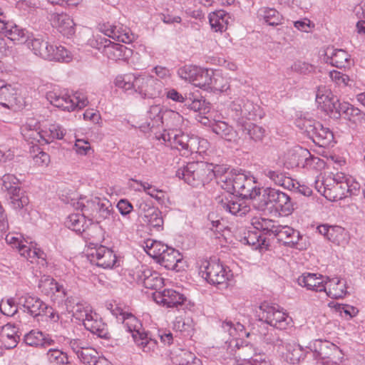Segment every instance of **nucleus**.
Segmentation results:
<instances>
[{"label":"nucleus","mask_w":365,"mask_h":365,"mask_svg":"<svg viewBox=\"0 0 365 365\" xmlns=\"http://www.w3.org/2000/svg\"><path fill=\"white\" fill-rule=\"evenodd\" d=\"M235 175V172H232L218 178L217 183L227 192L217 196L215 201L221 210L233 215L243 216L250 211V207L245 200L233 195Z\"/></svg>","instance_id":"f257e3e1"},{"label":"nucleus","mask_w":365,"mask_h":365,"mask_svg":"<svg viewBox=\"0 0 365 365\" xmlns=\"http://www.w3.org/2000/svg\"><path fill=\"white\" fill-rule=\"evenodd\" d=\"M159 140H162L168 146L179 150L181 155L187 157L194 153H201V141L195 135H190L178 130L164 131Z\"/></svg>","instance_id":"f03ea898"},{"label":"nucleus","mask_w":365,"mask_h":365,"mask_svg":"<svg viewBox=\"0 0 365 365\" xmlns=\"http://www.w3.org/2000/svg\"><path fill=\"white\" fill-rule=\"evenodd\" d=\"M317 103L322 105V108L335 118H339L341 115L348 120L354 123L360 110L349 103H341L338 98L330 91L327 94H317Z\"/></svg>","instance_id":"7ed1b4c3"},{"label":"nucleus","mask_w":365,"mask_h":365,"mask_svg":"<svg viewBox=\"0 0 365 365\" xmlns=\"http://www.w3.org/2000/svg\"><path fill=\"white\" fill-rule=\"evenodd\" d=\"M222 328L225 332L232 337L230 341H226L227 356L225 359L234 357L247 360L245 350L250 349V345L240 344L238 338L248 337L250 332L246 331L245 326L240 322L233 324L231 321H225L222 324Z\"/></svg>","instance_id":"20e7f679"},{"label":"nucleus","mask_w":365,"mask_h":365,"mask_svg":"<svg viewBox=\"0 0 365 365\" xmlns=\"http://www.w3.org/2000/svg\"><path fill=\"white\" fill-rule=\"evenodd\" d=\"M121 323L128 332L132 334V337L136 345L144 352H154L158 348L156 339L145 331L140 322L131 313L120 317Z\"/></svg>","instance_id":"39448f33"},{"label":"nucleus","mask_w":365,"mask_h":365,"mask_svg":"<svg viewBox=\"0 0 365 365\" xmlns=\"http://www.w3.org/2000/svg\"><path fill=\"white\" fill-rule=\"evenodd\" d=\"M211 170L210 163L190 162L176 171V176L192 187H198L210 181V177L213 175Z\"/></svg>","instance_id":"423d86ee"},{"label":"nucleus","mask_w":365,"mask_h":365,"mask_svg":"<svg viewBox=\"0 0 365 365\" xmlns=\"http://www.w3.org/2000/svg\"><path fill=\"white\" fill-rule=\"evenodd\" d=\"M262 324H269L278 329H285L291 322L287 313L277 304L263 302L256 311Z\"/></svg>","instance_id":"0eeeda50"},{"label":"nucleus","mask_w":365,"mask_h":365,"mask_svg":"<svg viewBox=\"0 0 365 365\" xmlns=\"http://www.w3.org/2000/svg\"><path fill=\"white\" fill-rule=\"evenodd\" d=\"M297 125L320 147L329 146L333 142L332 131L319 121L312 119H301L297 122Z\"/></svg>","instance_id":"6e6552de"},{"label":"nucleus","mask_w":365,"mask_h":365,"mask_svg":"<svg viewBox=\"0 0 365 365\" xmlns=\"http://www.w3.org/2000/svg\"><path fill=\"white\" fill-rule=\"evenodd\" d=\"M232 117L237 125L246 123V120H256L261 119L264 113L259 106L245 98H237L230 106Z\"/></svg>","instance_id":"1a4fd4ad"},{"label":"nucleus","mask_w":365,"mask_h":365,"mask_svg":"<svg viewBox=\"0 0 365 365\" xmlns=\"http://www.w3.org/2000/svg\"><path fill=\"white\" fill-rule=\"evenodd\" d=\"M262 197L263 205L274 208L282 215H289L294 210V203L289 195L279 190L266 187Z\"/></svg>","instance_id":"9d476101"},{"label":"nucleus","mask_w":365,"mask_h":365,"mask_svg":"<svg viewBox=\"0 0 365 365\" xmlns=\"http://www.w3.org/2000/svg\"><path fill=\"white\" fill-rule=\"evenodd\" d=\"M200 272L202 277L212 285L226 284L232 277L231 270L215 259L204 262L200 266Z\"/></svg>","instance_id":"9b49d317"},{"label":"nucleus","mask_w":365,"mask_h":365,"mask_svg":"<svg viewBox=\"0 0 365 365\" xmlns=\"http://www.w3.org/2000/svg\"><path fill=\"white\" fill-rule=\"evenodd\" d=\"M129 274L137 284L146 289L158 290L164 285V279L160 274L145 264L136 267Z\"/></svg>","instance_id":"f8f14e48"},{"label":"nucleus","mask_w":365,"mask_h":365,"mask_svg":"<svg viewBox=\"0 0 365 365\" xmlns=\"http://www.w3.org/2000/svg\"><path fill=\"white\" fill-rule=\"evenodd\" d=\"M135 91L142 98H155L163 96V83L150 75L135 78Z\"/></svg>","instance_id":"ddd939ff"},{"label":"nucleus","mask_w":365,"mask_h":365,"mask_svg":"<svg viewBox=\"0 0 365 365\" xmlns=\"http://www.w3.org/2000/svg\"><path fill=\"white\" fill-rule=\"evenodd\" d=\"M234 186L233 194L239 195L243 200L255 199L260 195V188L257 185L255 178L243 173H235Z\"/></svg>","instance_id":"4468645a"},{"label":"nucleus","mask_w":365,"mask_h":365,"mask_svg":"<svg viewBox=\"0 0 365 365\" xmlns=\"http://www.w3.org/2000/svg\"><path fill=\"white\" fill-rule=\"evenodd\" d=\"M87 256L91 264L104 269L112 268L117 263L114 252L103 245L91 248Z\"/></svg>","instance_id":"2eb2a0df"},{"label":"nucleus","mask_w":365,"mask_h":365,"mask_svg":"<svg viewBox=\"0 0 365 365\" xmlns=\"http://www.w3.org/2000/svg\"><path fill=\"white\" fill-rule=\"evenodd\" d=\"M96 43V48L102 50V53L113 61L125 59L130 53V50L128 49L125 46L113 43L104 37H98Z\"/></svg>","instance_id":"dca6fc26"},{"label":"nucleus","mask_w":365,"mask_h":365,"mask_svg":"<svg viewBox=\"0 0 365 365\" xmlns=\"http://www.w3.org/2000/svg\"><path fill=\"white\" fill-rule=\"evenodd\" d=\"M0 34H4L16 44L27 42L33 35L26 29L16 25L13 21L0 18Z\"/></svg>","instance_id":"f3484780"},{"label":"nucleus","mask_w":365,"mask_h":365,"mask_svg":"<svg viewBox=\"0 0 365 365\" xmlns=\"http://www.w3.org/2000/svg\"><path fill=\"white\" fill-rule=\"evenodd\" d=\"M38 287L45 295L53 301L63 302L67 296V291L62 284L50 276L43 275L38 282Z\"/></svg>","instance_id":"a211bd4d"},{"label":"nucleus","mask_w":365,"mask_h":365,"mask_svg":"<svg viewBox=\"0 0 365 365\" xmlns=\"http://www.w3.org/2000/svg\"><path fill=\"white\" fill-rule=\"evenodd\" d=\"M294 156L298 158L297 162L292 163V167L302 166L309 170L321 171L325 168L326 163L319 157L312 155L307 149L299 147L294 153Z\"/></svg>","instance_id":"6ab92c4d"},{"label":"nucleus","mask_w":365,"mask_h":365,"mask_svg":"<svg viewBox=\"0 0 365 365\" xmlns=\"http://www.w3.org/2000/svg\"><path fill=\"white\" fill-rule=\"evenodd\" d=\"M317 230L327 240L339 246L346 245L350 240L349 232L341 226L324 224L318 226Z\"/></svg>","instance_id":"aec40b11"},{"label":"nucleus","mask_w":365,"mask_h":365,"mask_svg":"<svg viewBox=\"0 0 365 365\" xmlns=\"http://www.w3.org/2000/svg\"><path fill=\"white\" fill-rule=\"evenodd\" d=\"M313 349L315 352V357L322 359L324 364H329L330 362L336 363V359L340 353L339 347L328 341H315Z\"/></svg>","instance_id":"412c9836"},{"label":"nucleus","mask_w":365,"mask_h":365,"mask_svg":"<svg viewBox=\"0 0 365 365\" xmlns=\"http://www.w3.org/2000/svg\"><path fill=\"white\" fill-rule=\"evenodd\" d=\"M208 70L195 65H185L179 68L177 73L180 78L202 88Z\"/></svg>","instance_id":"4be33fe9"},{"label":"nucleus","mask_w":365,"mask_h":365,"mask_svg":"<svg viewBox=\"0 0 365 365\" xmlns=\"http://www.w3.org/2000/svg\"><path fill=\"white\" fill-rule=\"evenodd\" d=\"M19 304L23 312L33 317L42 315L43 309L46 308V304L39 297L25 293L19 297Z\"/></svg>","instance_id":"5701e85b"},{"label":"nucleus","mask_w":365,"mask_h":365,"mask_svg":"<svg viewBox=\"0 0 365 365\" xmlns=\"http://www.w3.org/2000/svg\"><path fill=\"white\" fill-rule=\"evenodd\" d=\"M275 237L278 241L290 247L299 250L305 248V245L302 242L303 236L291 227L279 225Z\"/></svg>","instance_id":"b1692460"},{"label":"nucleus","mask_w":365,"mask_h":365,"mask_svg":"<svg viewBox=\"0 0 365 365\" xmlns=\"http://www.w3.org/2000/svg\"><path fill=\"white\" fill-rule=\"evenodd\" d=\"M165 113L170 114L172 116L178 118L180 115L172 110H164L163 107L160 104L153 105L148 111V118L150 121L140 125V129L144 133L151 130L153 128L160 126L163 123V118Z\"/></svg>","instance_id":"393cba45"},{"label":"nucleus","mask_w":365,"mask_h":365,"mask_svg":"<svg viewBox=\"0 0 365 365\" xmlns=\"http://www.w3.org/2000/svg\"><path fill=\"white\" fill-rule=\"evenodd\" d=\"M202 89L211 91H225L229 88L228 80L220 71L209 69Z\"/></svg>","instance_id":"a878e982"},{"label":"nucleus","mask_w":365,"mask_h":365,"mask_svg":"<svg viewBox=\"0 0 365 365\" xmlns=\"http://www.w3.org/2000/svg\"><path fill=\"white\" fill-rule=\"evenodd\" d=\"M66 309L73 314V316L83 322L93 312L91 307L86 302L81 301L77 297H67L63 300Z\"/></svg>","instance_id":"bb28decb"},{"label":"nucleus","mask_w":365,"mask_h":365,"mask_svg":"<svg viewBox=\"0 0 365 365\" xmlns=\"http://www.w3.org/2000/svg\"><path fill=\"white\" fill-rule=\"evenodd\" d=\"M326 277L319 274L304 272L298 277L297 283L308 290L324 292L327 288Z\"/></svg>","instance_id":"cd10ccee"},{"label":"nucleus","mask_w":365,"mask_h":365,"mask_svg":"<svg viewBox=\"0 0 365 365\" xmlns=\"http://www.w3.org/2000/svg\"><path fill=\"white\" fill-rule=\"evenodd\" d=\"M102 31L109 38L125 43H131L134 38V36L130 33V29L120 24H104Z\"/></svg>","instance_id":"c85d7f7f"},{"label":"nucleus","mask_w":365,"mask_h":365,"mask_svg":"<svg viewBox=\"0 0 365 365\" xmlns=\"http://www.w3.org/2000/svg\"><path fill=\"white\" fill-rule=\"evenodd\" d=\"M154 297L157 303L167 307H177L186 300V297L182 294L172 289L158 292L154 294Z\"/></svg>","instance_id":"c756f323"},{"label":"nucleus","mask_w":365,"mask_h":365,"mask_svg":"<svg viewBox=\"0 0 365 365\" xmlns=\"http://www.w3.org/2000/svg\"><path fill=\"white\" fill-rule=\"evenodd\" d=\"M350 57V55L343 49L328 47L325 51L324 61L332 66L342 68L349 66Z\"/></svg>","instance_id":"7c9ffc66"},{"label":"nucleus","mask_w":365,"mask_h":365,"mask_svg":"<svg viewBox=\"0 0 365 365\" xmlns=\"http://www.w3.org/2000/svg\"><path fill=\"white\" fill-rule=\"evenodd\" d=\"M261 339L267 344H272L281 354H284V344L287 341L284 333H278L274 329L262 327L259 331Z\"/></svg>","instance_id":"2f4dec72"},{"label":"nucleus","mask_w":365,"mask_h":365,"mask_svg":"<svg viewBox=\"0 0 365 365\" xmlns=\"http://www.w3.org/2000/svg\"><path fill=\"white\" fill-rule=\"evenodd\" d=\"M85 328L91 333L96 334L98 337L109 339L110 334L107 325L103 322L98 314L92 312L83 322Z\"/></svg>","instance_id":"473e14b6"},{"label":"nucleus","mask_w":365,"mask_h":365,"mask_svg":"<svg viewBox=\"0 0 365 365\" xmlns=\"http://www.w3.org/2000/svg\"><path fill=\"white\" fill-rule=\"evenodd\" d=\"M265 177L274 185L291 190L294 187V180L287 173L277 168H268L263 170Z\"/></svg>","instance_id":"72a5a7b5"},{"label":"nucleus","mask_w":365,"mask_h":365,"mask_svg":"<svg viewBox=\"0 0 365 365\" xmlns=\"http://www.w3.org/2000/svg\"><path fill=\"white\" fill-rule=\"evenodd\" d=\"M326 289L324 292L332 299L344 297L347 293L346 282L345 279L338 277L329 278L326 277Z\"/></svg>","instance_id":"f704fd0d"},{"label":"nucleus","mask_w":365,"mask_h":365,"mask_svg":"<svg viewBox=\"0 0 365 365\" xmlns=\"http://www.w3.org/2000/svg\"><path fill=\"white\" fill-rule=\"evenodd\" d=\"M52 25L56 27L63 36H70L75 33V24L73 19L66 14H53L51 15Z\"/></svg>","instance_id":"c9c22d12"},{"label":"nucleus","mask_w":365,"mask_h":365,"mask_svg":"<svg viewBox=\"0 0 365 365\" xmlns=\"http://www.w3.org/2000/svg\"><path fill=\"white\" fill-rule=\"evenodd\" d=\"M17 328L11 324H6L0 331V347L5 349L15 348L19 341Z\"/></svg>","instance_id":"e433bc0d"},{"label":"nucleus","mask_w":365,"mask_h":365,"mask_svg":"<svg viewBox=\"0 0 365 365\" xmlns=\"http://www.w3.org/2000/svg\"><path fill=\"white\" fill-rule=\"evenodd\" d=\"M99 198L95 197L91 200H86V198H80L74 207L76 210L82 211V215L85 216L89 221V223L94 222L95 217L97 215V208L98 207Z\"/></svg>","instance_id":"4c0bfd02"},{"label":"nucleus","mask_w":365,"mask_h":365,"mask_svg":"<svg viewBox=\"0 0 365 365\" xmlns=\"http://www.w3.org/2000/svg\"><path fill=\"white\" fill-rule=\"evenodd\" d=\"M46 98L51 104L62 110L68 112L74 110V103L71 96L50 91L46 93Z\"/></svg>","instance_id":"58836bf2"},{"label":"nucleus","mask_w":365,"mask_h":365,"mask_svg":"<svg viewBox=\"0 0 365 365\" xmlns=\"http://www.w3.org/2000/svg\"><path fill=\"white\" fill-rule=\"evenodd\" d=\"M140 208L144 211V221L157 230L163 228V219L161 212L156 207L141 204Z\"/></svg>","instance_id":"ea45409f"},{"label":"nucleus","mask_w":365,"mask_h":365,"mask_svg":"<svg viewBox=\"0 0 365 365\" xmlns=\"http://www.w3.org/2000/svg\"><path fill=\"white\" fill-rule=\"evenodd\" d=\"M21 256L26 258L31 262H34L36 259H45L46 254L40 248L36 247V245L31 242H28L26 240L17 249Z\"/></svg>","instance_id":"a19ab883"},{"label":"nucleus","mask_w":365,"mask_h":365,"mask_svg":"<svg viewBox=\"0 0 365 365\" xmlns=\"http://www.w3.org/2000/svg\"><path fill=\"white\" fill-rule=\"evenodd\" d=\"M230 16L224 10H218L209 14V21L211 28L216 32L227 29Z\"/></svg>","instance_id":"79ce46f5"},{"label":"nucleus","mask_w":365,"mask_h":365,"mask_svg":"<svg viewBox=\"0 0 365 365\" xmlns=\"http://www.w3.org/2000/svg\"><path fill=\"white\" fill-rule=\"evenodd\" d=\"M65 225L68 229L77 233H82L91 224L89 223V221L85 216L81 214L73 213L68 216Z\"/></svg>","instance_id":"37998d69"},{"label":"nucleus","mask_w":365,"mask_h":365,"mask_svg":"<svg viewBox=\"0 0 365 365\" xmlns=\"http://www.w3.org/2000/svg\"><path fill=\"white\" fill-rule=\"evenodd\" d=\"M182 259V256L178 250L169 247L158 262L167 269L173 270L177 268L178 263Z\"/></svg>","instance_id":"c03bdc74"},{"label":"nucleus","mask_w":365,"mask_h":365,"mask_svg":"<svg viewBox=\"0 0 365 365\" xmlns=\"http://www.w3.org/2000/svg\"><path fill=\"white\" fill-rule=\"evenodd\" d=\"M212 131L229 142H235L238 135L233 128L225 121H217L212 126Z\"/></svg>","instance_id":"a18cd8bd"},{"label":"nucleus","mask_w":365,"mask_h":365,"mask_svg":"<svg viewBox=\"0 0 365 365\" xmlns=\"http://www.w3.org/2000/svg\"><path fill=\"white\" fill-rule=\"evenodd\" d=\"M167 356L173 365H183L192 358V352L181 346H173L168 351Z\"/></svg>","instance_id":"49530a36"},{"label":"nucleus","mask_w":365,"mask_h":365,"mask_svg":"<svg viewBox=\"0 0 365 365\" xmlns=\"http://www.w3.org/2000/svg\"><path fill=\"white\" fill-rule=\"evenodd\" d=\"M8 195L9 205L15 210H20L29 203V197L21 187L13 190L12 192Z\"/></svg>","instance_id":"de8ad7c7"},{"label":"nucleus","mask_w":365,"mask_h":365,"mask_svg":"<svg viewBox=\"0 0 365 365\" xmlns=\"http://www.w3.org/2000/svg\"><path fill=\"white\" fill-rule=\"evenodd\" d=\"M257 16L269 26H277L282 24L283 17L275 9L262 7L257 11Z\"/></svg>","instance_id":"09e8293b"},{"label":"nucleus","mask_w":365,"mask_h":365,"mask_svg":"<svg viewBox=\"0 0 365 365\" xmlns=\"http://www.w3.org/2000/svg\"><path fill=\"white\" fill-rule=\"evenodd\" d=\"M46 60L68 63L72 60V54L62 46L51 45Z\"/></svg>","instance_id":"8fccbe9b"},{"label":"nucleus","mask_w":365,"mask_h":365,"mask_svg":"<svg viewBox=\"0 0 365 365\" xmlns=\"http://www.w3.org/2000/svg\"><path fill=\"white\" fill-rule=\"evenodd\" d=\"M66 133V130L58 123L50 124L48 128L43 130V141L48 144L55 139L61 140Z\"/></svg>","instance_id":"3c124183"},{"label":"nucleus","mask_w":365,"mask_h":365,"mask_svg":"<svg viewBox=\"0 0 365 365\" xmlns=\"http://www.w3.org/2000/svg\"><path fill=\"white\" fill-rule=\"evenodd\" d=\"M286 360L290 364H296L302 358H304L303 349L302 346L295 343H290L287 341L284 344V354Z\"/></svg>","instance_id":"603ef678"},{"label":"nucleus","mask_w":365,"mask_h":365,"mask_svg":"<svg viewBox=\"0 0 365 365\" xmlns=\"http://www.w3.org/2000/svg\"><path fill=\"white\" fill-rule=\"evenodd\" d=\"M16 91L11 85L4 82L0 88V105L5 108H10L14 106L16 101Z\"/></svg>","instance_id":"864d4df0"},{"label":"nucleus","mask_w":365,"mask_h":365,"mask_svg":"<svg viewBox=\"0 0 365 365\" xmlns=\"http://www.w3.org/2000/svg\"><path fill=\"white\" fill-rule=\"evenodd\" d=\"M24 341L31 346H46L53 342L51 339H46L41 331L35 330H32L25 335Z\"/></svg>","instance_id":"5fc2aeb1"},{"label":"nucleus","mask_w":365,"mask_h":365,"mask_svg":"<svg viewBox=\"0 0 365 365\" xmlns=\"http://www.w3.org/2000/svg\"><path fill=\"white\" fill-rule=\"evenodd\" d=\"M29 40L31 41L28 42V47L34 53L43 59H46V57L48 56V51L51 44L39 38H31Z\"/></svg>","instance_id":"6e6d98bb"},{"label":"nucleus","mask_w":365,"mask_h":365,"mask_svg":"<svg viewBox=\"0 0 365 365\" xmlns=\"http://www.w3.org/2000/svg\"><path fill=\"white\" fill-rule=\"evenodd\" d=\"M242 127L243 133L247 135L250 138L255 142L262 141L266 134L265 129L254 123H243Z\"/></svg>","instance_id":"4d7b16f0"},{"label":"nucleus","mask_w":365,"mask_h":365,"mask_svg":"<svg viewBox=\"0 0 365 365\" xmlns=\"http://www.w3.org/2000/svg\"><path fill=\"white\" fill-rule=\"evenodd\" d=\"M145 251L154 259L159 260L165 251L168 249V246L159 241L148 240L146 242Z\"/></svg>","instance_id":"13d9d810"},{"label":"nucleus","mask_w":365,"mask_h":365,"mask_svg":"<svg viewBox=\"0 0 365 365\" xmlns=\"http://www.w3.org/2000/svg\"><path fill=\"white\" fill-rule=\"evenodd\" d=\"M46 358L51 365H67L69 364L67 354L58 349H48Z\"/></svg>","instance_id":"bf43d9fd"},{"label":"nucleus","mask_w":365,"mask_h":365,"mask_svg":"<svg viewBox=\"0 0 365 365\" xmlns=\"http://www.w3.org/2000/svg\"><path fill=\"white\" fill-rule=\"evenodd\" d=\"M136 77L130 74L118 76L114 81L115 86L125 91L135 92V85L134 84H135Z\"/></svg>","instance_id":"052dcab7"},{"label":"nucleus","mask_w":365,"mask_h":365,"mask_svg":"<svg viewBox=\"0 0 365 365\" xmlns=\"http://www.w3.org/2000/svg\"><path fill=\"white\" fill-rule=\"evenodd\" d=\"M19 307V301L16 302L13 297L2 299L0 302V311L7 317L14 316L18 312Z\"/></svg>","instance_id":"680f3d73"},{"label":"nucleus","mask_w":365,"mask_h":365,"mask_svg":"<svg viewBox=\"0 0 365 365\" xmlns=\"http://www.w3.org/2000/svg\"><path fill=\"white\" fill-rule=\"evenodd\" d=\"M174 329L185 337L191 336L194 330L192 320L190 318L178 319L174 324Z\"/></svg>","instance_id":"e2e57ef3"},{"label":"nucleus","mask_w":365,"mask_h":365,"mask_svg":"<svg viewBox=\"0 0 365 365\" xmlns=\"http://www.w3.org/2000/svg\"><path fill=\"white\" fill-rule=\"evenodd\" d=\"M24 139L31 144L41 143L43 141V130H28L21 128Z\"/></svg>","instance_id":"0e129e2a"},{"label":"nucleus","mask_w":365,"mask_h":365,"mask_svg":"<svg viewBox=\"0 0 365 365\" xmlns=\"http://www.w3.org/2000/svg\"><path fill=\"white\" fill-rule=\"evenodd\" d=\"M78 357L86 365H95L97 362V352L91 348H83L78 353Z\"/></svg>","instance_id":"69168bd1"},{"label":"nucleus","mask_w":365,"mask_h":365,"mask_svg":"<svg viewBox=\"0 0 365 365\" xmlns=\"http://www.w3.org/2000/svg\"><path fill=\"white\" fill-rule=\"evenodd\" d=\"M2 189L7 191L8 194L12 192L14 189H19L21 187L19 185V180L11 174H6L2 178Z\"/></svg>","instance_id":"338daca9"},{"label":"nucleus","mask_w":365,"mask_h":365,"mask_svg":"<svg viewBox=\"0 0 365 365\" xmlns=\"http://www.w3.org/2000/svg\"><path fill=\"white\" fill-rule=\"evenodd\" d=\"M328 180L329 179H326L325 180H324L322 178L317 176V179L314 180V187L317 190V192H319L326 198L331 199V197H332L331 189L328 187ZM333 197L336 198V196L334 195Z\"/></svg>","instance_id":"774afa93"}]
</instances>
